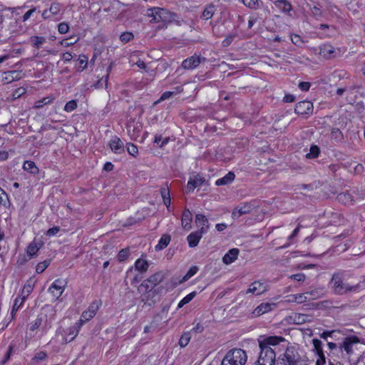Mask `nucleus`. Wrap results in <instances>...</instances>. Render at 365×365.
Wrapping results in <instances>:
<instances>
[{
	"label": "nucleus",
	"instance_id": "2f4dec72",
	"mask_svg": "<svg viewBox=\"0 0 365 365\" xmlns=\"http://www.w3.org/2000/svg\"><path fill=\"white\" fill-rule=\"evenodd\" d=\"M41 246V244H38L36 242H32L27 247L26 252L28 255H29L30 257L34 256L39 250Z\"/></svg>",
	"mask_w": 365,
	"mask_h": 365
},
{
	"label": "nucleus",
	"instance_id": "de8ad7c7",
	"mask_svg": "<svg viewBox=\"0 0 365 365\" xmlns=\"http://www.w3.org/2000/svg\"><path fill=\"white\" fill-rule=\"evenodd\" d=\"M56 51H55L53 50L47 49V50H43L41 52L37 51L36 53H34V56L35 57H44L49 54H56Z\"/></svg>",
	"mask_w": 365,
	"mask_h": 365
},
{
	"label": "nucleus",
	"instance_id": "8fccbe9b",
	"mask_svg": "<svg viewBox=\"0 0 365 365\" xmlns=\"http://www.w3.org/2000/svg\"><path fill=\"white\" fill-rule=\"evenodd\" d=\"M242 2L250 9H256L258 6V0H242Z\"/></svg>",
	"mask_w": 365,
	"mask_h": 365
},
{
	"label": "nucleus",
	"instance_id": "4468645a",
	"mask_svg": "<svg viewBox=\"0 0 365 365\" xmlns=\"http://www.w3.org/2000/svg\"><path fill=\"white\" fill-rule=\"evenodd\" d=\"M108 145L111 150L115 154H121L124 152V144L117 136H113L109 141Z\"/></svg>",
	"mask_w": 365,
	"mask_h": 365
},
{
	"label": "nucleus",
	"instance_id": "338daca9",
	"mask_svg": "<svg viewBox=\"0 0 365 365\" xmlns=\"http://www.w3.org/2000/svg\"><path fill=\"white\" fill-rule=\"evenodd\" d=\"M36 9L33 8L30 10H29L27 12L25 13V14L23 16V21H26L30 16L35 12Z\"/></svg>",
	"mask_w": 365,
	"mask_h": 365
},
{
	"label": "nucleus",
	"instance_id": "6ab92c4d",
	"mask_svg": "<svg viewBox=\"0 0 365 365\" xmlns=\"http://www.w3.org/2000/svg\"><path fill=\"white\" fill-rule=\"evenodd\" d=\"M239 255V250L237 248H232L230 250L222 257V262L225 264H230L234 262Z\"/></svg>",
	"mask_w": 365,
	"mask_h": 365
},
{
	"label": "nucleus",
	"instance_id": "79ce46f5",
	"mask_svg": "<svg viewBox=\"0 0 365 365\" xmlns=\"http://www.w3.org/2000/svg\"><path fill=\"white\" fill-rule=\"evenodd\" d=\"M25 297L19 296L16 298L13 306V311H17L23 304L25 301Z\"/></svg>",
	"mask_w": 365,
	"mask_h": 365
},
{
	"label": "nucleus",
	"instance_id": "c9c22d12",
	"mask_svg": "<svg viewBox=\"0 0 365 365\" xmlns=\"http://www.w3.org/2000/svg\"><path fill=\"white\" fill-rule=\"evenodd\" d=\"M198 271V267L196 266L191 267L187 272L183 276L180 282H184L188 280L190 278H191L192 276H194Z\"/></svg>",
	"mask_w": 365,
	"mask_h": 365
},
{
	"label": "nucleus",
	"instance_id": "37998d69",
	"mask_svg": "<svg viewBox=\"0 0 365 365\" xmlns=\"http://www.w3.org/2000/svg\"><path fill=\"white\" fill-rule=\"evenodd\" d=\"M88 58L86 55H80L78 57V63L80 65L81 71H83L88 64Z\"/></svg>",
	"mask_w": 365,
	"mask_h": 365
},
{
	"label": "nucleus",
	"instance_id": "f8f14e48",
	"mask_svg": "<svg viewBox=\"0 0 365 365\" xmlns=\"http://www.w3.org/2000/svg\"><path fill=\"white\" fill-rule=\"evenodd\" d=\"M294 110L298 114L308 115L312 113L313 104L309 101H303L296 104Z\"/></svg>",
	"mask_w": 365,
	"mask_h": 365
},
{
	"label": "nucleus",
	"instance_id": "423d86ee",
	"mask_svg": "<svg viewBox=\"0 0 365 365\" xmlns=\"http://www.w3.org/2000/svg\"><path fill=\"white\" fill-rule=\"evenodd\" d=\"M66 284L67 282L65 279H57L52 282L48 288V292L56 299H58L63 293Z\"/></svg>",
	"mask_w": 365,
	"mask_h": 365
},
{
	"label": "nucleus",
	"instance_id": "09e8293b",
	"mask_svg": "<svg viewBox=\"0 0 365 365\" xmlns=\"http://www.w3.org/2000/svg\"><path fill=\"white\" fill-rule=\"evenodd\" d=\"M133 35L132 33L130 32H124L120 36V41L123 43H127L130 41L131 39H133Z\"/></svg>",
	"mask_w": 365,
	"mask_h": 365
},
{
	"label": "nucleus",
	"instance_id": "603ef678",
	"mask_svg": "<svg viewBox=\"0 0 365 365\" xmlns=\"http://www.w3.org/2000/svg\"><path fill=\"white\" fill-rule=\"evenodd\" d=\"M69 30V26L66 23H61L58 26V31L61 34H66Z\"/></svg>",
	"mask_w": 365,
	"mask_h": 365
},
{
	"label": "nucleus",
	"instance_id": "cd10ccee",
	"mask_svg": "<svg viewBox=\"0 0 365 365\" xmlns=\"http://www.w3.org/2000/svg\"><path fill=\"white\" fill-rule=\"evenodd\" d=\"M170 242V237L168 235H163L155 245L156 250H161L165 248Z\"/></svg>",
	"mask_w": 365,
	"mask_h": 365
},
{
	"label": "nucleus",
	"instance_id": "0e129e2a",
	"mask_svg": "<svg viewBox=\"0 0 365 365\" xmlns=\"http://www.w3.org/2000/svg\"><path fill=\"white\" fill-rule=\"evenodd\" d=\"M310 83L309 82H300L299 83V88L303 91H307L310 88Z\"/></svg>",
	"mask_w": 365,
	"mask_h": 365
},
{
	"label": "nucleus",
	"instance_id": "aec40b11",
	"mask_svg": "<svg viewBox=\"0 0 365 365\" xmlns=\"http://www.w3.org/2000/svg\"><path fill=\"white\" fill-rule=\"evenodd\" d=\"M335 49L330 44H324L320 47L319 54L325 58H331L334 56Z\"/></svg>",
	"mask_w": 365,
	"mask_h": 365
},
{
	"label": "nucleus",
	"instance_id": "dca6fc26",
	"mask_svg": "<svg viewBox=\"0 0 365 365\" xmlns=\"http://www.w3.org/2000/svg\"><path fill=\"white\" fill-rule=\"evenodd\" d=\"M21 78V72L19 71H11L4 72L2 76L1 81L4 83L8 84L13 81H18Z\"/></svg>",
	"mask_w": 365,
	"mask_h": 365
},
{
	"label": "nucleus",
	"instance_id": "393cba45",
	"mask_svg": "<svg viewBox=\"0 0 365 365\" xmlns=\"http://www.w3.org/2000/svg\"><path fill=\"white\" fill-rule=\"evenodd\" d=\"M23 169L31 174L36 175L38 173V168L35 163L31 160H26L23 165Z\"/></svg>",
	"mask_w": 365,
	"mask_h": 365
},
{
	"label": "nucleus",
	"instance_id": "4be33fe9",
	"mask_svg": "<svg viewBox=\"0 0 365 365\" xmlns=\"http://www.w3.org/2000/svg\"><path fill=\"white\" fill-rule=\"evenodd\" d=\"M235 175L232 172H229L224 177L217 179L215 185L217 186L230 184L235 180Z\"/></svg>",
	"mask_w": 365,
	"mask_h": 365
},
{
	"label": "nucleus",
	"instance_id": "72a5a7b5",
	"mask_svg": "<svg viewBox=\"0 0 365 365\" xmlns=\"http://www.w3.org/2000/svg\"><path fill=\"white\" fill-rule=\"evenodd\" d=\"M191 339V334L190 332H185L182 334L180 340L179 345L181 347H185L190 342Z\"/></svg>",
	"mask_w": 365,
	"mask_h": 365
},
{
	"label": "nucleus",
	"instance_id": "f704fd0d",
	"mask_svg": "<svg viewBox=\"0 0 365 365\" xmlns=\"http://www.w3.org/2000/svg\"><path fill=\"white\" fill-rule=\"evenodd\" d=\"M293 319L296 324H300L309 321V317L304 314H295Z\"/></svg>",
	"mask_w": 365,
	"mask_h": 365
},
{
	"label": "nucleus",
	"instance_id": "f03ea898",
	"mask_svg": "<svg viewBox=\"0 0 365 365\" xmlns=\"http://www.w3.org/2000/svg\"><path fill=\"white\" fill-rule=\"evenodd\" d=\"M51 327L52 322L46 317H38L29 324L26 339H31L35 337L40 339L46 334Z\"/></svg>",
	"mask_w": 365,
	"mask_h": 365
},
{
	"label": "nucleus",
	"instance_id": "6e6552de",
	"mask_svg": "<svg viewBox=\"0 0 365 365\" xmlns=\"http://www.w3.org/2000/svg\"><path fill=\"white\" fill-rule=\"evenodd\" d=\"M81 327V326H79V324L76 323V325L63 330L61 333L62 337L61 342L68 343L73 341L78 335Z\"/></svg>",
	"mask_w": 365,
	"mask_h": 365
},
{
	"label": "nucleus",
	"instance_id": "58836bf2",
	"mask_svg": "<svg viewBox=\"0 0 365 365\" xmlns=\"http://www.w3.org/2000/svg\"><path fill=\"white\" fill-rule=\"evenodd\" d=\"M307 297H309V300H314L320 297L322 294V291L319 289H314L310 292H307Z\"/></svg>",
	"mask_w": 365,
	"mask_h": 365
},
{
	"label": "nucleus",
	"instance_id": "c756f323",
	"mask_svg": "<svg viewBox=\"0 0 365 365\" xmlns=\"http://www.w3.org/2000/svg\"><path fill=\"white\" fill-rule=\"evenodd\" d=\"M289 302H297V303H303L309 300V297H307V292L302 294H297L290 296L289 299Z\"/></svg>",
	"mask_w": 365,
	"mask_h": 365
},
{
	"label": "nucleus",
	"instance_id": "4d7b16f0",
	"mask_svg": "<svg viewBox=\"0 0 365 365\" xmlns=\"http://www.w3.org/2000/svg\"><path fill=\"white\" fill-rule=\"evenodd\" d=\"M26 93V88L24 87L18 88L15 90V91L13 93V97L14 98H19L22 95H24Z\"/></svg>",
	"mask_w": 365,
	"mask_h": 365
},
{
	"label": "nucleus",
	"instance_id": "bb28decb",
	"mask_svg": "<svg viewBox=\"0 0 365 365\" xmlns=\"http://www.w3.org/2000/svg\"><path fill=\"white\" fill-rule=\"evenodd\" d=\"M128 132L130 135L131 138H135L138 136V134L141 130V125L136 124V125L129 123L127 127Z\"/></svg>",
	"mask_w": 365,
	"mask_h": 365
},
{
	"label": "nucleus",
	"instance_id": "49530a36",
	"mask_svg": "<svg viewBox=\"0 0 365 365\" xmlns=\"http://www.w3.org/2000/svg\"><path fill=\"white\" fill-rule=\"evenodd\" d=\"M319 153V148L317 145L312 146L310 152L307 154L309 158L317 157Z\"/></svg>",
	"mask_w": 365,
	"mask_h": 365
},
{
	"label": "nucleus",
	"instance_id": "c03bdc74",
	"mask_svg": "<svg viewBox=\"0 0 365 365\" xmlns=\"http://www.w3.org/2000/svg\"><path fill=\"white\" fill-rule=\"evenodd\" d=\"M338 199L340 202L344 204H349L351 202L352 200L349 194L347 193H341L338 195Z\"/></svg>",
	"mask_w": 365,
	"mask_h": 365
},
{
	"label": "nucleus",
	"instance_id": "ea45409f",
	"mask_svg": "<svg viewBox=\"0 0 365 365\" xmlns=\"http://www.w3.org/2000/svg\"><path fill=\"white\" fill-rule=\"evenodd\" d=\"M77 108V101L76 100H72L67 102L64 106L63 110L66 112L70 113L74 110Z\"/></svg>",
	"mask_w": 365,
	"mask_h": 365
},
{
	"label": "nucleus",
	"instance_id": "5701e85b",
	"mask_svg": "<svg viewBox=\"0 0 365 365\" xmlns=\"http://www.w3.org/2000/svg\"><path fill=\"white\" fill-rule=\"evenodd\" d=\"M274 5L282 12L291 15L289 12L292 10V6L289 2L286 1L285 0H277L274 2Z\"/></svg>",
	"mask_w": 365,
	"mask_h": 365
},
{
	"label": "nucleus",
	"instance_id": "3c124183",
	"mask_svg": "<svg viewBox=\"0 0 365 365\" xmlns=\"http://www.w3.org/2000/svg\"><path fill=\"white\" fill-rule=\"evenodd\" d=\"M174 94V92H172V91H165L164 92L159 100H158L157 101H155L154 103V105H156L158 104V103L161 102V101H163L165 100H167L169 98H170Z\"/></svg>",
	"mask_w": 365,
	"mask_h": 365
},
{
	"label": "nucleus",
	"instance_id": "9d476101",
	"mask_svg": "<svg viewBox=\"0 0 365 365\" xmlns=\"http://www.w3.org/2000/svg\"><path fill=\"white\" fill-rule=\"evenodd\" d=\"M331 284L334 288L335 291L339 293H344L348 291H351L354 287H351L343 283L341 278L339 274H334L331 279Z\"/></svg>",
	"mask_w": 365,
	"mask_h": 365
},
{
	"label": "nucleus",
	"instance_id": "a878e982",
	"mask_svg": "<svg viewBox=\"0 0 365 365\" xmlns=\"http://www.w3.org/2000/svg\"><path fill=\"white\" fill-rule=\"evenodd\" d=\"M250 206L247 205H245L241 207H237L235 208L232 211V217L234 218L240 217L242 215L246 214L250 212Z\"/></svg>",
	"mask_w": 365,
	"mask_h": 365
},
{
	"label": "nucleus",
	"instance_id": "69168bd1",
	"mask_svg": "<svg viewBox=\"0 0 365 365\" xmlns=\"http://www.w3.org/2000/svg\"><path fill=\"white\" fill-rule=\"evenodd\" d=\"M62 60L64 61V62H69L71 61L72 58H73V56L71 53L69 52H66V53H63L62 54Z\"/></svg>",
	"mask_w": 365,
	"mask_h": 365
},
{
	"label": "nucleus",
	"instance_id": "ddd939ff",
	"mask_svg": "<svg viewBox=\"0 0 365 365\" xmlns=\"http://www.w3.org/2000/svg\"><path fill=\"white\" fill-rule=\"evenodd\" d=\"M204 58H200L197 56H192L190 58L185 59L182 63V67L185 69L192 70L197 68L201 63Z\"/></svg>",
	"mask_w": 365,
	"mask_h": 365
},
{
	"label": "nucleus",
	"instance_id": "a19ab883",
	"mask_svg": "<svg viewBox=\"0 0 365 365\" xmlns=\"http://www.w3.org/2000/svg\"><path fill=\"white\" fill-rule=\"evenodd\" d=\"M33 289L34 284H32L31 283H27L26 284L24 285L22 289L21 296L25 297L26 299L33 291Z\"/></svg>",
	"mask_w": 365,
	"mask_h": 365
},
{
	"label": "nucleus",
	"instance_id": "412c9836",
	"mask_svg": "<svg viewBox=\"0 0 365 365\" xmlns=\"http://www.w3.org/2000/svg\"><path fill=\"white\" fill-rule=\"evenodd\" d=\"M203 235L204 234L198 231L190 233L187 237L189 246L190 247H196L198 245Z\"/></svg>",
	"mask_w": 365,
	"mask_h": 365
},
{
	"label": "nucleus",
	"instance_id": "2eb2a0df",
	"mask_svg": "<svg viewBox=\"0 0 365 365\" xmlns=\"http://www.w3.org/2000/svg\"><path fill=\"white\" fill-rule=\"evenodd\" d=\"M195 224L197 227L199 229V230H197L198 232L205 234L208 231V220L205 215L202 214H197L195 216Z\"/></svg>",
	"mask_w": 365,
	"mask_h": 365
},
{
	"label": "nucleus",
	"instance_id": "f257e3e1",
	"mask_svg": "<svg viewBox=\"0 0 365 365\" xmlns=\"http://www.w3.org/2000/svg\"><path fill=\"white\" fill-rule=\"evenodd\" d=\"M258 342L260 349L259 359L269 365H273L276 358L275 350L272 346L287 348V345L286 339L278 336H262L258 339Z\"/></svg>",
	"mask_w": 365,
	"mask_h": 365
},
{
	"label": "nucleus",
	"instance_id": "6e6d98bb",
	"mask_svg": "<svg viewBox=\"0 0 365 365\" xmlns=\"http://www.w3.org/2000/svg\"><path fill=\"white\" fill-rule=\"evenodd\" d=\"M46 356L47 355L44 351H39L35 354L34 357L33 358V361H43L46 358Z\"/></svg>",
	"mask_w": 365,
	"mask_h": 365
},
{
	"label": "nucleus",
	"instance_id": "5fc2aeb1",
	"mask_svg": "<svg viewBox=\"0 0 365 365\" xmlns=\"http://www.w3.org/2000/svg\"><path fill=\"white\" fill-rule=\"evenodd\" d=\"M162 196L163 198V202L165 205L167 207V208H169V206L170 205V198L169 197V192H167L166 190H164L162 192Z\"/></svg>",
	"mask_w": 365,
	"mask_h": 365
},
{
	"label": "nucleus",
	"instance_id": "f3484780",
	"mask_svg": "<svg viewBox=\"0 0 365 365\" xmlns=\"http://www.w3.org/2000/svg\"><path fill=\"white\" fill-rule=\"evenodd\" d=\"M205 182L203 178L199 175L190 178L187 182V188L189 192H192L196 187H200Z\"/></svg>",
	"mask_w": 365,
	"mask_h": 365
},
{
	"label": "nucleus",
	"instance_id": "774afa93",
	"mask_svg": "<svg viewBox=\"0 0 365 365\" xmlns=\"http://www.w3.org/2000/svg\"><path fill=\"white\" fill-rule=\"evenodd\" d=\"M356 365H365V353H364L357 361Z\"/></svg>",
	"mask_w": 365,
	"mask_h": 365
},
{
	"label": "nucleus",
	"instance_id": "0eeeda50",
	"mask_svg": "<svg viewBox=\"0 0 365 365\" xmlns=\"http://www.w3.org/2000/svg\"><path fill=\"white\" fill-rule=\"evenodd\" d=\"M98 309L99 304L96 302H93L90 304L88 308L82 313L80 319L77 322V324L82 326L84 323L91 320L96 314Z\"/></svg>",
	"mask_w": 365,
	"mask_h": 365
},
{
	"label": "nucleus",
	"instance_id": "7ed1b4c3",
	"mask_svg": "<svg viewBox=\"0 0 365 365\" xmlns=\"http://www.w3.org/2000/svg\"><path fill=\"white\" fill-rule=\"evenodd\" d=\"M247 354L242 349H232L228 351L223 357L221 365H245Z\"/></svg>",
	"mask_w": 365,
	"mask_h": 365
},
{
	"label": "nucleus",
	"instance_id": "a211bd4d",
	"mask_svg": "<svg viewBox=\"0 0 365 365\" xmlns=\"http://www.w3.org/2000/svg\"><path fill=\"white\" fill-rule=\"evenodd\" d=\"M192 220V213L189 210H185L182 215L181 225L184 230H190L192 227L191 222Z\"/></svg>",
	"mask_w": 365,
	"mask_h": 365
},
{
	"label": "nucleus",
	"instance_id": "b1692460",
	"mask_svg": "<svg viewBox=\"0 0 365 365\" xmlns=\"http://www.w3.org/2000/svg\"><path fill=\"white\" fill-rule=\"evenodd\" d=\"M148 262L143 258L138 259L134 264V268L136 271L140 272H145L148 268Z\"/></svg>",
	"mask_w": 365,
	"mask_h": 365
},
{
	"label": "nucleus",
	"instance_id": "680f3d73",
	"mask_svg": "<svg viewBox=\"0 0 365 365\" xmlns=\"http://www.w3.org/2000/svg\"><path fill=\"white\" fill-rule=\"evenodd\" d=\"M59 231H60L59 227H53L52 228H50L46 232V235L48 237H53V236L57 235Z\"/></svg>",
	"mask_w": 365,
	"mask_h": 365
},
{
	"label": "nucleus",
	"instance_id": "7c9ffc66",
	"mask_svg": "<svg viewBox=\"0 0 365 365\" xmlns=\"http://www.w3.org/2000/svg\"><path fill=\"white\" fill-rule=\"evenodd\" d=\"M30 42L33 47L38 48L46 42V38L43 36H33L30 37Z\"/></svg>",
	"mask_w": 365,
	"mask_h": 365
},
{
	"label": "nucleus",
	"instance_id": "864d4df0",
	"mask_svg": "<svg viewBox=\"0 0 365 365\" xmlns=\"http://www.w3.org/2000/svg\"><path fill=\"white\" fill-rule=\"evenodd\" d=\"M61 10V6L59 4L53 3L51 5L49 11L50 12L53 14L56 15L60 12Z\"/></svg>",
	"mask_w": 365,
	"mask_h": 365
},
{
	"label": "nucleus",
	"instance_id": "20e7f679",
	"mask_svg": "<svg viewBox=\"0 0 365 365\" xmlns=\"http://www.w3.org/2000/svg\"><path fill=\"white\" fill-rule=\"evenodd\" d=\"M147 15L153 18L155 22H170L174 19V14L169 11L160 8H152L148 9Z\"/></svg>",
	"mask_w": 365,
	"mask_h": 365
},
{
	"label": "nucleus",
	"instance_id": "052dcab7",
	"mask_svg": "<svg viewBox=\"0 0 365 365\" xmlns=\"http://www.w3.org/2000/svg\"><path fill=\"white\" fill-rule=\"evenodd\" d=\"M291 40L294 44L298 46H301L302 43V40L301 39V37L296 34L291 36Z\"/></svg>",
	"mask_w": 365,
	"mask_h": 365
},
{
	"label": "nucleus",
	"instance_id": "4c0bfd02",
	"mask_svg": "<svg viewBox=\"0 0 365 365\" xmlns=\"http://www.w3.org/2000/svg\"><path fill=\"white\" fill-rule=\"evenodd\" d=\"M214 12H215V8L212 5H210L208 6H207L203 13H202V16L205 19H210V18H212V16H213L214 14Z\"/></svg>",
	"mask_w": 365,
	"mask_h": 365
},
{
	"label": "nucleus",
	"instance_id": "a18cd8bd",
	"mask_svg": "<svg viewBox=\"0 0 365 365\" xmlns=\"http://www.w3.org/2000/svg\"><path fill=\"white\" fill-rule=\"evenodd\" d=\"M49 265V261L45 260L36 265V271L37 273H42Z\"/></svg>",
	"mask_w": 365,
	"mask_h": 365
},
{
	"label": "nucleus",
	"instance_id": "bf43d9fd",
	"mask_svg": "<svg viewBox=\"0 0 365 365\" xmlns=\"http://www.w3.org/2000/svg\"><path fill=\"white\" fill-rule=\"evenodd\" d=\"M161 281V276L158 274H153L150 277L148 282L154 283L155 284H158Z\"/></svg>",
	"mask_w": 365,
	"mask_h": 365
},
{
	"label": "nucleus",
	"instance_id": "473e14b6",
	"mask_svg": "<svg viewBox=\"0 0 365 365\" xmlns=\"http://www.w3.org/2000/svg\"><path fill=\"white\" fill-rule=\"evenodd\" d=\"M197 293L195 292H192L187 295H186L185 297H183L178 303V308H182L184 305L189 303L190 301H192L194 297L196 296Z\"/></svg>",
	"mask_w": 365,
	"mask_h": 365
},
{
	"label": "nucleus",
	"instance_id": "e433bc0d",
	"mask_svg": "<svg viewBox=\"0 0 365 365\" xmlns=\"http://www.w3.org/2000/svg\"><path fill=\"white\" fill-rule=\"evenodd\" d=\"M126 150H127L128 153L133 157H136L138 154V148L133 143H127Z\"/></svg>",
	"mask_w": 365,
	"mask_h": 365
},
{
	"label": "nucleus",
	"instance_id": "9b49d317",
	"mask_svg": "<svg viewBox=\"0 0 365 365\" xmlns=\"http://www.w3.org/2000/svg\"><path fill=\"white\" fill-rule=\"evenodd\" d=\"M267 290V285L264 282L255 281L252 282L247 290V293L260 295Z\"/></svg>",
	"mask_w": 365,
	"mask_h": 365
},
{
	"label": "nucleus",
	"instance_id": "39448f33",
	"mask_svg": "<svg viewBox=\"0 0 365 365\" xmlns=\"http://www.w3.org/2000/svg\"><path fill=\"white\" fill-rule=\"evenodd\" d=\"M284 356V365H308L307 361L299 355L297 349L293 346L286 348Z\"/></svg>",
	"mask_w": 365,
	"mask_h": 365
},
{
	"label": "nucleus",
	"instance_id": "c85d7f7f",
	"mask_svg": "<svg viewBox=\"0 0 365 365\" xmlns=\"http://www.w3.org/2000/svg\"><path fill=\"white\" fill-rule=\"evenodd\" d=\"M55 98L53 96H49L43 98L41 100L36 101L34 103V108H41L44 105H48L54 101Z\"/></svg>",
	"mask_w": 365,
	"mask_h": 365
},
{
	"label": "nucleus",
	"instance_id": "13d9d810",
	"mask_svg": "<svg viewBox=\"0 0 365 365\" xmlns=\"http://www.w3.org/2000/svg\"><path fill=\"white\" fill-rule=\"evenodd\" d=\"M128 257V251L127 250H121L118 255V259L119 261H123Z\"/></svg>",
	"mask_w": 365,
	"mask_h": 365
},
{
	"label": "nucleus",
	"instance_id": "e2e57ef3",
	"mask_svg": "<svg viewBox=\"0 0 365 365\" xmlns=\"http://www.w3.org/2000/svg\"><path fill=\"white\" fill-rule=\"evenodd\" d=\"M291 279H293L298 282H302L305 279V275L302 273H298L290 276Z\"/></svg>",
	"mask_w": 365,
	"mask_h": 365
},
{
	"label": "nucleus",
	"instance_id": "1a4fd4ad",
	"mask_svg": "<svg viewBox=\"0 0 365 365\" xmlns=\"http://www.w3.org/2000/svg\"><path fill=\"white\" fill-rule=\"evenodd\" d=\"M276 307L277 304L274 302H262L253 310L252 314L253 317H257L272 311Z\"/></svg>",
	"mask_w": 365,
	"mask_h": 365
}]
</instances>
